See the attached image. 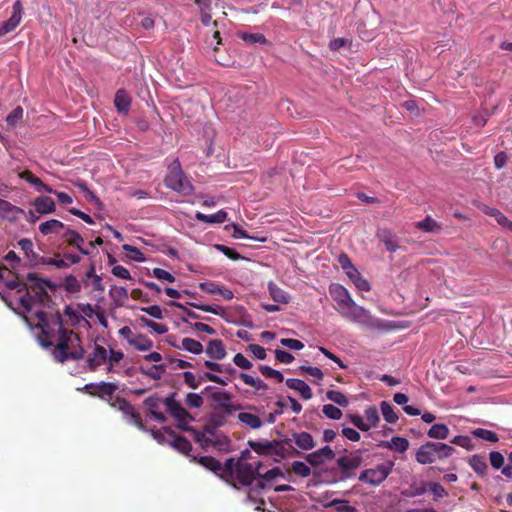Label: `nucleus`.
I'll use <instances>...</instances> for the list:
<instances>
[{"mask_svg":"<svg viewBox=\"0 0 512 512\" xmlns=\"http://www.w3.org/2000/svg\"><path fill=\"white\" fill-rule=\"evenodd\" d=\"M348 418H349L350 422L359 430H361L363 432H367L370 430L366 423L365 418H363L362 416H360L358 414H349Z\"/></svg>","mask_w":512,"mask_h":512,"instance_id":"59","label":"nucleus"},{"mask_svg":"<svg viewBox=\"0 0 512 512\" xmlns=\"http://www.w3.org/2000/svg\"><path fill=\"white\" fill-rule=\"evenodd\" d=\"M138 351H148L153 347V341L143 334L134 335L133 339L130 340V344Z\"/></svg>","mask_w":512,"mask_h":512,"instance_id":"34","label":"nucleus"},{"mask_svg":"<svg viewBox=\"0 0 512 512\" xmlns=\"http://www.w3.org/2000/svg\"><path fill=\"white\" fill-rule=\"evenodd\" d=\"M489 460H490L491 466L496 470L502 468L504 465V456L502 455V453H500L498 451L490 452Z\"/></svg>","mask_w":512,"mask_h":512,"instance_id":"63","label":"nucleus"},{"mask_svg":"<svg viewBox=\"0 0 512 512\" xmlns=\"http://www.w3.org/2000/svg\"><path fill=\"white\" fill-rule=\"evenodd\" d=\"M27 282L28 285L20 282L17 277L5 281L4 285L8 289H15L17 292L26 290V294L10 301L5 296L2 298L13 310L29 315L25 316V321L39 344L45 348L55 347L52 352L55 360L64 362L68 359H81L84 356V350L78 344L79 339L76 335L64 329L61 315L58 312L44 310L49 302L46 288L50 286V281L29 273Z\"/></svg>","mask_w":512,"mask_h":512,"instance_id":"1","label":"nucleus"},{"mask_svg":"<svg viewBox=\"0 0 512 512\" xmlns=\"http://www.w3.org/2000/svg\"><path fill=\"white\" fill-rule=\"evenodd\" d=\"M3 259L7 262L9 271L15 275H18L22 266V260L17 255V253L11 250L4 256Z\"/></svg>","mask_w":512,"mask_h":512,"instance_id":"39","label":"nucleus"},{"mask_svg":"<svg viewBox=\"0 0 512 512\" xmlns=\"http://www.w3.org/2000/svg\"><path fill=\"white\" fill-rule=\"evenodd\" d=\"M286 473L280 467H274L264 473L260 471V475L257 478L256 490H264L268 487V484L277 480L278 478H285Z\"/></svg>","mask_w":512,"mask_h":512,"instance_id":"13","label":"nucleus"},{"mask_svg":"<svg viewBox=\"0 0 512 512\" xmlns=\"http://www.w3.org/2000/svg\"><path fill=\"white\" fill-rule=\"evenodd\" d=\"M197 462L227 482L235 480L242 486L252 487L256 490L257 478L262 468L261 462L254 466L241 460L235 461L234 458H229L224 464H221L220 461L211 456H201L197 459Z\"/></svg>","mask_w":512,"mask_h":512,"instance_id":"2","label":"nucleus"},{"mask_svg":"<svg viewBox=\"0 0 512 512\" xmlns=\"http://www.w3.org/2000/svg\"><path fill=\"white\" fill-rule=\"evenodd\" d=\"M35 210L39 214H49L56 210L55 202L48 196H40L34 200Z\"/></svg>","mask_w":512,"mask_h":512,"instance_id":"23","label":"nucleus"},{"mask_svg":"<svg viewBox=\"0 0 512 512\" xmlns=\"http://www.w3.org/2000/svg\"><path fill=\"white\" fill-rule=\"evenodd\" d=\"M392 466V463H383L374 468L365 469L360 473L359 480L372 486H378L390 475Z\"/></svg>","mask_w":512,"mask_h":512,"instance_id":"8","label":"nucleus"},{"mask_svg":"<svg viewBox=\"0 0 512 512\" xmlns=\"http://www.w3.org/2000/svg\"><path fill=\"white\" fill-rule=\"evenodd\" d=\"M184 401H185V404L189 408H196V409L200 408L204 403L203 397L198 393H188L185 396Z\"/></svg>","mask_w":512,"mask_h":512,"instance_id":"55","label":"nucleus"},{"mask_svg":"<svg viewBox=\"0 0 512 512\" xmlns=\"http://www.w3.org/2000/svg\"><path fill=\"white\" fill-rule=\"evenodd\" d=\"M193 435L195 441L204 449L213 448L222 452H229L231 450L229 438L213 428L207 427L202 432L193 430Z\"/></svg>","mask_w":512,"mask_h":512,"instance_id":"5","label":"nucleus"},{"mask_svg":"<svg viewBox=\"0 0 512 512\" xmlns=\"http://www.w3.org/2000/svg\"><path fill=\"white\" fill-rule=\"evenodd\" d=\"M121 412L129 423L135 425L139 430L146 431V427L140 420L139 414L134 410V407L130 403H128L127 408L124 407L121 409Z\"/></svg>","mask_w":512,"mask_h":512,"instance_id":"33","label":"nucleus"},{"mask_svg":"<svg viewBox=\"0 0 512 512\" xmlns=\"http://www.w3.org/2000/svg\"><path fill=\"white\" fill-rule=\"evenodd\" d=\"M241 39L248 44L266 43V38L262 33H243Z\"/></svg>","mask_w":512,"mask_h":512,"instance_id":"57","label":"nucleus"},{"mask_svg":"<svg viewBox=\"0 0 512 512\" xmlns=\"http://www.w3.org/2000/svg\"><path fill=\"white\" fill-rule=\"evenodd\" d=\"M386 446L391 450L403 453L408 449L409 441L404 437L394 436L386 443Z\"/></svg>","mask_w":512,"mask_h":512,"instance_id":"42","label":"nucleus"},{"mask_svg":"<svg viewBox=\"0 0 512 512\" xmlns=\"http://www.w3.org/2000/svg\"><path fill=\"white\" fill-rule=\"evenodd\" d=\"M22 3L17 0L13 3L12 14L7 21L0 24V36L13 31L21 22L23 17Z\"/></svg>","mask_w":512,"mask_h":512,"instance_id":"12","label":"nucleus"},{"mask_svg":"<svg viewBox=\"0 0 512 512\" xmlns=\"http://www.w3.org/2000/svg\"><path fill=\"white\" fill-rule=\"evenodd\" d=\"M286 384L290 389L297 391L304 400H309L313 396L309 385L301 379L289 378L286 380Z\"/></svg>","mask_w":512,"mask_h":512,"instance_id":"19","label":"nucleus"},{"mask_svg":"<svg viewBox=\"0 0 512 512\" xmlns=\"http://www.w3.org/2000/svg\"><path fill=\"white\" fill-rule=\"evenodd\" d=\"M240 378L245 384L252 386L258 391L267 389V384L258 377H253L247 373H240Z\"/></svg>","mask_w":512,"mask_h":512,"instance_id":"45","label":"nucleus"},{"mask_svg":"<svg viewBox=\"0 0 512 512\" xmlns=\"http://www.w3.org/2000/svg\"><path fill=\"white\" fill-rule=\"evenodd\" d=\"M20 177L33 185L38 192L54 193V190L50 186L44 184L39 177L35 176L30 171L22 172Z\"/></svg>","mask_w":512,"mask_h":512,"instance_id":"25","label":"nucleus"},{"mask_svg":"<svg viewBox=\"0 0 512 512\" xmlns=\"http://www.w3.org/2000/svg\"><path fill=\"white\" fill-rule=\"evenodd\" d=\"M165 185L167 188L184 195H189L194 190L177 160L171 163L168 167V172L165 177Z\"/></svg>","mask_w":512,"mask_h":512,"instance_id":"6","label":"nucleus"},{"mask_svg":"<svg viewBox=\"0 0 512 512\" xmlns=\"http://www.w3.org/2000/svg\"><path fill=\"white\" fill-rule=\"evenodd\" d=\"M211 399L215 409L223 411L225 414H231L238 410V406L232 403V395L224 390L215 391L211 394Z\"/></svg>","mask_w":512,"mask_h":512,"instance_id":"11","label":"nucleus"},{"mask_svg":"<svg viewBox=\"0 0 512 512\" xmlns=\"http://www.w3.org/2000/svg\"><path fill=\"white\" fill-rule=\"evenodd\" d=\"M377 237L385 245L387 251L395 252L399 248L394 235L388 229H380L377 232Z\"/></svg>","mask_w":512,"mask_h":512,"instance_id":"28","label":"nucleus"},{"mask_svg":"<svg viewBox=\"0 0 512 512\" xmlns=\"http://www.w3.org/2000/svg\"><path fill=\"white\" fill-rule=\"evenodd\" d=\"M107 361V349L101 345H95L92 354L87 359V365L94 371Z\"/></svg>","mask_w":512,"mask_h":512,"instance_id":"18","label":"nucleus"},{"mask_svg":"<svg viewBox=\"0 0 512 512\" xmlns=\"http://www.w3.org/2000/svg\"><path fill=\"white\" fill-rule=\"evenodd\" d=\"M152 275L160 281L168 283H173L175 281V277L170 272L161 268H154L152 270Z\"/></svg>","mask_w":512,"mask_h":512,"instance_id":"60","label":"nucleus"},{"mask_svg":"<svg viewBox=\"0 0 512 512\" xmlns=\"http://www.w3.org/2000/svg\"><path fill=\"white\" fill-rule=\"evenodd\" d=\"M145 406L148 408L152 417L159 421L165 422L166 416L163 412H161V407L164 405V400H161L158 396H150L144 401Z\"/></svg>","mask_w":512,"mask_h":512,"instance_id":"17","label":"nucleus"},{"mask_svg":"<svg viewBox=\"0 0 512 512\" xmlns=\"http://www.w3.org/2000/svg\"><path fill=\"white\" fill-rule=\"evenodd\" d=\"M141 323L156 332L159 335H163L168 332V327L163 323L154 322L146 317H140Z\"/></svg>","mask_w":512,"mask_h":512,"instance_id":"50","label":"nucleus"},{"mask_svg":"<svg viewBox=\"0 0 512 512\" xmlns=\"http://www.w3.org/2000/svg\"><path fill=\"white\" fill-rule=\"evenodd\" d=\"M330 294L333 300L337 303V310L343 309V307H346L353 301L348 290L340 284H332L330 286Z\"/></svg>","mask_w":512,"mask_h":512,"instance_id":"16","label":"nucleus"},{"mask_svg":"<svg viewBox=\"0 0 512 512\" xmlns=\"http://www.w3.org/2000/svg\"><path fill=\"white\" fill-rule=\"evenodd\" d=\"M362 464V456L360 451L351 453L349 455L341 456L337 459L338 467L344 472V478L352 476L354 470Z\"/></svg>","mask_w":512,"mask_h":512,"instance_id":"10","label":"nucleus"},{"mask_svg":"<svg viewBox=\"0 0 512 512\" xmlns=\"http://www.w3.org/2000/svg\"><path fill=\"white\" fill-rule=\"evenodd\" d=\"M415 226L424 232H434L440 229V225L431 216H426L423 220L416 222Z\"/></svg>","mask_w":512,"mask_h":512,"instance_id":"46","label":"nucleus"},{"mask_svg":"<svg viewBox=\"0 0 512 512\" xmlns=\"http://www.w3.org/2000/svg\"><path fill=\"white\" fill-rule=\"evenodd\" d=\"M206 354L214 360H222L226 356V349L219 339L210 340L206 346Z\"/></svg>","mask_w":512,"mask_h":512,"instance_id":"20","label":"nucleus"},{"mask_svg":"<svg viewBox=\"0 0 512 512\" xmlns=\"http://www.w3.org/2000/svg\"><path fill=\"white\" fill-rule=\"evenodd\" d=\"M280 344L286 348H289L291 350L299 351L303 349L304 344L297 340V339H291V338H282L280 340Z\"/></svg>","mask_w":512,"mask_h":512,"instance_id":"64","label":"nucleus"},{"mask_svg":"<svg viewBox=\"0 0 512 512\" xmlns=\"http://www.w3.org/2000/svg\"><path fill=\"white\" fill-rule=\"evenodd\" d=\"M455 449L442 442H427L416 451V460L420 464H431L437 459H445L454 453Z\"/></svg>","mask_w":512,"mask_h":512,"instance_id":"4","label":"nucleus"},{"mask_svg":"<svg viewBox=\"0 0 512 512\" xmlns=\"http://www.w3.org/2000/svg\"><path fill=\"white\" fill-rule=\"evenodd\" d=\"M300 370L305 372L306 374L314 377L315 378L314 383L316 385H320L324 378L323 372L318 367L302 365V366H300Z\"/></svg>","mask_w":512,"mask_h":512,"instance_id":"51","label":"nucleus"},{"mask_svg":"<svg viewBox=\"0 0 512 512\" xmlns=\"http://www.w3.org/2000/svg\"><path fill=\"white\" fill-rule=\"evenodd\" d=\"M292 440L300 450H311L316 446L312 435L308 432H295L292 434Z\"/></svg>","mask_w":512,"mask_h":512,"instance_id":"21","label":"nucleus"},{"mask_svg":"<svg viewBox=\"0 0 512 512\" xmlns=\"http://www.w3.org/2000/svg\"><path fill=\"white\" fill-rule=\"evenodd\" d=\"M195 217L197 220L208 223V224H220L223 223L227 218V213L224 210H219L214 214H204L202 212H196Z\"/></svg>","mask_w":512,"mask_h":512,"instance_id":"26","label":"nucleus"},{"mask_svg":"<svg viewBox=\"0 0 512 512\" xmlns=\"http://www.w3.org/2000/svg\"><path fill=\"white\" fill-rule=\"evenodd\" d=\"M323 507H333L337 512H358V510L350 505V502L345 499H333L322 503Z\"/></svg>","mask_w":512,"mask_h":512,"instance_id":"30","label":"nucleus"},{"mask_svg":"<svg viewBox=\"0 0 512 512\" xmlns=\"http://www.w3.org/2000/svg\"><path fill=\"white\" fill-rule=\"evenodd\" d=\"M380 409H381V413L386 422L391 423V424H394L397 422L398 415L395 413L393 406L389 402L382 401L380 403Z\"/></svg>","mask_w":512,"mask_h":512,"instance_id":"44","label":"nucleus"},{"mask_svg":"<svg viewBox=\"0 0 512 512\" xmlns=\"http://www.w3.org/2000/svg\"><path fill=\"white\" fill-rule=\"evenodd\" d=\"M18 246L24 252L26 258L29 260L32 266H37V262L40 258L34 251L33 242L28 238H23L18 241Z\"/></svg>","mask_w":512,"mask_h":512,"instance_id":"24","label":"nucleus"},{"mask_svg":"<svg viewBox=\"0 0 512 512\" xmlns=\"http://www.w3.org/2000/svg\"><path fill=\"white\" fill-rule=\"evenodd\" d=\"M131 101L132 99L130 95L124 89H119L116 92L114 99V104L118 113L127 114L131 106Z\"/></svg>","mask_w":512,"mask_h":512,"instance_id":"22","label":"nucleus"},{"mask_svg":"<svg viewBox=\"0 0 512 512\" xmlns=\"http://www.w3.org/2000/svg\"><path fill=\"white\" fill-rule=\"evenodd\" d=\"M322 412L327 418L332 420H339L343 415L341 409L332 404L324 405L322 408Z\"/></svg>","mask_w":512,"mask_h":512,"instance_id":"56","label":"nucleus"},{"mask_svg":"<svg viewBox=\"0 0 512 512\" xmlns=\"http://www.w3.org/2000/svg\"><path fill=\"white\" fill-rule=\"evenodd\" d=\"M25 211L7 200L0 199V218L9 222L17 221Z\"/></svg>","mask_w":512,"mask_h":512,"instance_id":"15","label":"nucleus"},{"mask_svg":"<svg viewBox=\"0 0 512 512\" xmlns=\"http://www.w3.org/2000/svg\"><path fill=\"white\" fill-rule=\"evenodd\" d=\"M170 438V444L180 453L188 454L191 451V443L186 438L174 434H170Z\"/></svg>","mask_w":512,"mask_h":512,"instance_id":"35","label":"nucleus"},{"mask_svg":"<svg viewBox=\"0 0 512 512\" xmlns=\"http://www.w3.org/2000/svg\"><path fill=\"white\" fill-rule=\"evenodd\" d=\"M248 445L259 455H271V448L275 443L267 440L249 441Z\"/></svg>","mask_w":512,"mask_h":512,"instance_id":"36","label":"nucleus"},{"mask_svg":"<svg viewBox=\"0 0 512 512\" xmlns=\"http://www.w3.org/2000/svg\"><path fill=\"white\" fill-rule=\"evenodd\" d=\"M63 237L66 239V241L69 244L75 245L82 254H87V251H85L82 248L84 239L82 238V236L79 233H77L76 231H74L72 229L67 228L63 234Z\"/></svg>","mask_w":512,"mask_h":512,"instance_id":"37","label":"nucleus"},{"mask_svg":"<svg viewBox=\"0 0 512 512\" xmlns=\"http://www.w3.org/2000/svg\"><path fill=\"white\" fill-rule=\"evenodd\" d=\"M164 405L169 414L177 421L178 427L185 431H192L189 424L194 421V417L176 400V393H171L164 399Z\"/></svg>","mask_w":512,"mask_h":512,"instance_id":"7","label":"nucleus"},{"mask_svg":"<svg viewBox=\"0 0 512 512\" xmlns=\"http://www.w3.org/2000/svg\"><path fill=\"white\" fill-rule=\"evenodd\" d=\"M64 229V224L57 219H50L39 225V231L43 235L57 234Z\"/></svg>","mask_w":512,"mask_h":512,"instance_id":"31","label":"nucleus"},{"mask_svg":"<svg viewBox=\"0 0 512 512\" xmlns=\"http://www.w3.org/2000/svg\"><path fill=\"white\" fill-rule=\"evenodd\" d=\"M338 312L350 322L357 323L368 329L388 331L394 328L391 322L372 316L369 310L357 305L354 300L346 307H343V309H338Z\"/></svg>","mask_w":512,"mask_h":512,"instance_id":"3","label":"nucleus"},{"mask_svg":"<svg viewBox=\"0 0 512 512\" xmlns=\"http://www.w3.org/2000/svg\"><path fill=\"white\" fill-rule=\"evenodd\" d=\"M230 229L233 230L232 237L235 239H247V238L253 239L252 237L248 236V234L242 227H240L239 225H237L235 223L225 226V230H230Z\"/></svg>","mask_w":512,"mask_h":512,"instance_id":"62","label":"nucleus"},{"mask_svg":"<svg viewBox=\"0 0 512 512\" xmlns=\"http://www.w3.org/2000/svg\"><path fill=\"white\" fill-rule=\"evenodd\" d=\"M364 416L369 429L376 428L378 426L380 417L378 410L375 406L367 407L364 410Z\"/></svg>","mask_w":512,"mask_h":512,"instance_id":"43","label":"nucleus"},{"mask_svg":"<svg viewBox=\"0 0 512 512\" xmlns=\"http://www.w3.org/2000/svg\"><path fill=\"white\" fill-rule=\"evenodd\" d=\"M478 208L486 215L493 217L501 227L505 228L508 224L509 219L500 210L485 204L479 205Z\"/></svg>","mask_w":512,"mask_h":512,"instance_id":"32","label":"nucleus"},{"mask_svg":"<svg viewBox=\"0 0 512 512\" xmlns=\"http://www.w3.org/2000/svg\"><path fill=\"white\" fill-rule=\"evenodd\" d=\"M469 465L480 476L485 475L488 468L485 458L481 455H473L469 459Z\"/></svg>","mask_w":512,"mask_h":512,"instance_id":"41","label":"nucleus"},{"mask_svg":"<svg viewBox=\"0 0 512 512\" xmlns=\"http://www.w3.org/2000/svg\"><path fill=\"white\" fill-rule=\"evenodd\" d=\"M427 491V487L425 483L416 484L413 483L410 485L409 490L402 491V495L406 497H416L421 496Z\"/></svg>","mask_w":512,"mask_h":512,"instance_id":"53","label":"nucleus"},{"mask_svg":"<svg viewBox=\"0 0 512 512\" xmlns=\"http://www.w3.org/2000/svg\"><path fill=\"white\" fill-rule=\"evenodd\" d=\"M326 398L341 407H347L349 400L342 392L338 390H329L326 392Z\"/></svg>","mask_w":512,"mask_h":512,"instance_id":"47","label":"nucleus"},{"mask_svg":"<svg viewBox=\"0 0 512 512\" xmlns=\"http://www.w3.org/2000/svg\"><path fill=\"white\" fill-rule=\"evenodd\" d=\"M335 457L334 451L330 446L326 445L316 451L307 455L306 460L312 466H319L325 462L332 460Z\"/></svg>","mask_w":512,"mask_h":512,"instance_id":"14","label":"nucleus"},{"mask_svg":"<svg viewBox=\"0 0 512 512\" xmlns=\"http://www.w3.org/2000/svg\"><path fill=\"white\" fill-rule=\"evenodd\" d=\"M292 470L300 477H308L311 473L310 467L302 461H294L292 463Z\"/></svg>","mask_w":512,"mask_h":512,"instance_id":"58","label":"nucleus"},{"mask_svg":"<svg viewBox=\"0 0 512 512\" xmlns=\"http://www.w3.org/2000/svg\"><path fill=\"white\" fill-rule=\"evenodd\" d=\"M37 265H50L58 269H64L69 266V263L64 259H54L40 256Z\"/></svg>","mask_w":512,"mask_h":512,"instance_id":"52","label":"nucleus"},{"mask_svg":"<svg viewBox=\"0 0 512 512\" xmlns=\"http://www.w3.org/2000/svg\"><path fill=\"white\" fill-rule=\"evenodd\" d=\"M237 418L239 422L254 430L261 428L263 425L260 417L250 412H240Z\"/></svg>","mask_w":512,"mask_h":512,"instance_id":"29","label":"nucleus"},{"mask_svg":"<svg viewBox=\"0 0 512 512\" xmlns=\"http://www.w3.org/2000/svg\"><path fill=\"white\" fill-rule=\"evenodd\" d=\"M267 288L271 298L277 302L282 304L289 303L290 297L287 292L277 286L274 282L270 281L267 284Z\"/></svg>","mask_w":512,"mask_h":512,"instance_id":"27","label":"nucleus"},{"mask_svg":"<svg viewBox=\"0 0 512 512\" xmlns=\"http://www.w3.org/2000/svg\"><path fill=\"white\" fill-rule=\"evenodd\" d=\"M24 110L22 107L17 106L6 117V123L9 127H16L23 118Z\"/></svg>","mask_w":512,"mask_h":512,"instance_id":"48","label":"nucleus"},{"mask_svg":"<svg viewBox=\"0 0 512 512\" xmlns=\"http://www.w3.org/2000/svg\"><path fill=\"white\" fill-rule=\"evenodd\" d=\"M259 371L261 372V374L263 376H265L267 378H273L277 382H282L284 379L283 374L279 370L273 369L267 365H261L259 367Z\"/></svg>","mask_w":512,"mask_h":512,"instance_id":"54","label":"nucleus"},{"mask_svg":"<svg viewBox=\"0 0 512 512\" xmlns=\"http://www.w3.org/2000/svg\"><path fill=\"white\" fill-rule=\"evenodd\" d=\"M123 249L129 254V257L137 262H143L145 261V258L143 256V253L135 246L125 244L123 245Z\"/></svg>","mask_w":512,"mask_h":512,"instance_id":"61","label":"nucleus"},{"mask_svg":"<svg viewBox=\"0 0 512 512\" xmlns=\"http://www.w3.org/2000/svg\"><path fill=\"white\" fill-rule=\"evenodd\" d=\"M449 435V428L446 424L437 423L430 427L427 436L433 439L444 440Z\"/></svg>","mask_w":512,"mask_h":512,"instance_id":"38","label":"nucleus"},{"mask_svg":"<svg viewBox=\"0 0 512 512\" xmlns=\"http://www.w3.org/2000/svg\"><path fill=\"white\" fill-rule=\"evenodd\" d=\"M173 346L176 347V345ZM177 348H182L196 355H199L203 352V345L199 341L188 337L183 338L181 342V347L177 346Z\"/></svg>","mask_w":512,"mask_h":512,"instance_id":"40","label":"nucleus"},{"mask_svg":"<svg viewBox=\"0 0 512 512\" xmlns=\"http://www.w3.org/2000/svg\"><path fill=\"white\" fill-rule=\"evenodd\" d=\"M89 394L93 396H98L103 400L111 401L112 396L115 391L118 389V385L113 382H99V383H89L86 384L83 388Z\"/></svg>","mask_w":512,"mask_h":512,"instance_id":"9","label":"nucleus"},{"mask_svg":"<svg viewBox=\"0 0 512 512\" xmlns=\"http://www.w3.org/2000/svg\"><path fill=\"white\" fill-rule=\"evenodd\" d=\"M472 434L479 439L492 443H495L499 440L498 435L494 431L484 428H477L473 430Z\"/></svg>","mask_w":512,"mask_h":512,"instance_id":"49","label":"nucleus"}]
</instances>
